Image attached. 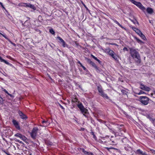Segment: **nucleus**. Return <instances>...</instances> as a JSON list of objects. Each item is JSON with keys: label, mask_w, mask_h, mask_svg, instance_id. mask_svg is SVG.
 Here are the masks:
<instances>
[{"label": "nucleus", "mask_w": 155, "mask_h": 155, "mask_svg": "<svg viewBox=\"0 0 155 155\" xmlns=\"http://www.w3.org/2000/svg\"><path fill=\"white\" fill-rule=\"evenodd\" d=\"M8 94L9 96H10L11 97H12V95L11 94H9V93H8V94Z\"/></svg>", "instance_id": "c03bdc74"}, {"label": "nucleus", "mask_w": 155, "mask_h": 155, "mask_svg": "<svg viewBox=\"0 0 155 155\" xmlns=\"http://www.w3.org/2000/svg\"><path fill=\"white\" fill-rule=\"evenodd\" d=\"M3 91H4L7 94H8V92L5 89H3Z\"/></svg>", "instance_id": "4c0bfd02"}, {"label": "nucleus", "mask_w": 155, "mask_h": 155, "mask_svg": "<svg viewBox=\"0 0 155 155\" xmlns=\"http://www.w3.org/2000/svg\"><path fill=\"white\" fill-rule=\"evenodd\" d=\"M81 66L83 68L84 70H87L86 68L84 67V66H83L82 65H81Z\"/></svg>", "instance_id": "c9c22d12"}, {"label": "nucleus", "mask_w": 155, "mask_h": 155, "mask_svg": "<svg viewBox=\"0 0 155 155\" xmlns=\"http://www.w3.org/2000/svg\"><path fill=\"white\" fill-rule=\"evenodd\" d=\"M0 4L1 5L2 7L4 9H5V7L4 6L2 3L0 2Z\"/></svg>", "instance_id": "e433bc0d"}, {"label": "nucleus", "mask_w": 155, "mask_h": 155, "mask_svg": "<svg viewBox=\"0 0 155 155\" xmlns=\"http://www.w3.org/2000/svg\"><path fill=\"white\" fill-rule=\"evenodd\" d=\"M111 44V45H114V44H112V43H111V44Z\"/></svg>", "instance_id": "13d9d810"}, {"label": "nucleus", "mask_w": 155, "mask_h": 155, "mask_svg": "<svg viewBox=\"0 0 155 155\" xmlns=\"http://www.w3.org/2000/svg\"><path fill=\"white\" fill-rule=\"evenodd\" d=\"M143 90L146 91L148 92L150 91V88L149 87H147L146 86L144 85V88Z\"/></svg>", "instance_id": "a211bd4d"}, {"label": "nucleus", "mask_w": 155, "mask_h": 155, "mask_svg": "<svg viewBox=\"0 0 155 155\" xmlns=\"http://www.w3.org/2000/svg\"><path fill=\"white\" fill-rule=\"evenodd\" d=\"M123 50L124 51H128L127 48L126 47L124 48Z\"/></svg>", "instance_id": "f704fd0d"}, {"label": "nucleus", "mask_w": 155, "mask_h": 155, "mask_svg": "<svg viewBox=\"0 0 155 155\" xmlns=\"http://www.w3.org/2000/svg\"><path fill=\"white\" fill-rule=\"evenodd\" d=\"M105 52L107 53L110 56H111V55H112L113 54H114V51L110 50V48H107L105 49Z\"/></svg>", "instance_id": "f8f14e48"}, {"label": "nucleus", "mask_w": 155, "mask_h": 155, "mask_svg": "<svg viewBox=\"0 0 155 155\" xmlns=\"http://www.w3.org/2000/svg\"><path fill=\"white\" fill-rule=\"evenodd\" d=\"M153 94H155V91H153Z\"/></svg>", "instance_id": "09e8293b"}, {"label": "nucleus", "mask_w": 155, "mask_h": 155, "mask_svg": "<svg viewBox=\"0 0 155 155\" xmlns=\"http://www.w3.org/2000/svg\"><path fill=\"white\" fill-rule=\"evenodd\" d=\"M24 3H19V4H18V5L19 6H25V5H24H24H23V4H24Z\"/></svg>", "instance_id": "473e14b6"}, {"label": "nucleus", "mask_w": 155, "mask_h": 155, "mask_svg": "<svg viewBox=\"0 0 155 155\" xmlns=\"http://www.w3.org/2000/svg\"><path fill=\"white\" fill-rule=\"evenodd\" d=\"M57 39H58L59 40V42L61 43H62V46H63L64 47H65L67 45L66 44L64 41L60 37H57Z\"/></svg>", "instance_id": "0eeeda50"}, {"label": "nucleus", "mask_w": 155, "mask_h": 155, "mask_svg": "<svg viewBox=\"0 0 155 155\" xmlns=\"http://www.w3.org/2000/svg\"><path fill=\"white\" fill-rule=\"evenodd\" d=\"M49 32H50V33H51V34H52L53 35L55 33L53 29H50Z\"/></svg>", "instance_id": "c85d7f7f"}, {"label": "nucleus", "mask_w": 155, "mask_h": 155, "mask_svg": "<svg viewBox=\"0 0 155 155\" xmlns=\"http://www.w3.org/2000/svg\"><path fill=\"white\" fill-rule=\"evenodd\" d=\"M100 95L104 98H105L107 99H109V97L107 94L105 93L104 91L100 93Z\"/></svg>", "instance_id": "4468645a"}, {"label": "nucleus", "mask_w": 155, "mask_h": 155, "mask_svg": "<svg viewBox=\"0 0 155 155\" xmlns=\"http://www.w3.org/2000/svg\"><path fill=\"white\" fill-rule=\"evenodd\" d=\"M137 41L138 42V43H142V42H143L140 40L139 39L137 38H136Z\"/></svg>", "instance_id": "2f4dec72"}, {"label": "nucleus", "mask_w": 155, "mask_h": 155, "mask_svg": "<svg viewBox=\"0 0 155 155\" xmlns=\"http://www.w3.org/2000/svg\"><path fill=\"white\" fill-rule=\"evenodd\" d=\"M132 28L133 30L135 31V32L138 34L141 31L139 29L135 27H132Z\"/></svg>", "instance_id": "2eb2a0df"}, {"label": "nucleus", "mask_w": 155, "mask_h": 155, "mask_svg": "<svg viewBox=\"0 0 155 155\" xmlns=\"http://www.w3.org/2000/svg\"><path fill=\"white\" fill-rule=\"evenodd\" d=\"M129 49L131 57L133 58H136L137 59V60L136 61V62L138 64H140L141 60L138 49L133 48H130Z\"/></svg>", "instance_id": "f257e3e1"}, {"label": "nucleus", "mask_w": 155, "mask_h": 155, "mask_svg": "<svg viewBox=\"0 0 155 155\" xmlns=\"http://www.w3.org/2000/svg\"><path fill=\"white\" fill-rule=\"evenodd\" d=\"M12 122L16 128L18 130L20 129V127L18 125V122L16 120H13Z\"/></svg>", "instance_id": "ddd939ff"}, {"label": "nucleus", "mask_w": 155, "mask_h": 155, "mask_svg": "<svg viewBox=\"0 0 155 155\" xmlns=\"http://www.w3.org/2000/svg\"><path fill=\"white\" fill-rule=\"evenodd\" d=\"M113 136H111V138H113Z\"/></svg>", "instance_id": "4d7b16f0"}, {"label": "nucleus", "mask_w": 155, "mask_h": 155, "mask_svg": "<svg viewBox=\"0 0 155 155\" xmlns=\"http://www.w3.org/2000/svg\"><path fill=\"white\" fill-rule=\"evenodd\" d=\"M81 129L82 130H84V128H81Z\"/></svg>", "instance_id": "de8ad7c7"}, {"label": "nucleus", "mask_w": 155, "mask_h": 155, "mask_svg": "<svg viewBox=\"0 0 155 155\" xmlns=\"http://www.w3.org/2000/svg\"><path fill=\"white\" fill-rule=\"evenodd\" d=\"M123 126V125H120V127H122V126Z\"/></svg>", "instance_id": "864d4df0"}, {"label": "nucleus", "mask_w": 155, "mask_h": 155, "mask_svg": "<svg viewBox=\"0 0 155 155\" xmlns=\"http://www.w3.org/2000/svg\"><path fill=\"white\" fill-rule=\"evenodd\" d=\"M105 148L109 151H110V150L111 149L117 150L116 148L112 147H106Z\"/></svg>", "instance_id": "bb28decb"}, {"label": "nucleus", "mask_w": 155, "mask_h": 155, "mask_svg": "<svg viewBox=\"0 0 155 155\" xmlns=\"http://www.w3.org/2000/svg\"><path fill=\"white\" fill-rule=\"evenodd\" d=\"M91 56H92V57L93 58L94 57V56L92 54H91Z\"/></svg>", "instance_id": "603ef678"}, {"label": "nucleus", "mask_w": 155, "mask_h": 155, "mask_svg": "<svg viewBox=\"0 0 155 155\" xmlns=\"http://www.w3.org/2000/svg\"><path fill=\"white\" fill-rule=\"evenodd\" d=\"M80 149L81 150L83 153L87 155H94L91 152H88L85 150L83 148H80Z\"/></svg>", "instance_id": "9b49d317"}, {"label": "nucleus", "mask_w": 155, "mask_h": 155, "mask_svg": "<svg viewBox=\"0 0 155 155\" xmlns=\"http://www.w3.org/2000/svg\"><path fill=\"white\" fill-rule=\"evenodd\" d=\"M0 35H2L3 36V37L4 38H5V39H8V38L5 35H4L1 33L0 32Z\"/></svg>", "instance_id": "c756f323"}, {"label": "nucleus", "mask_w": 155, "mask_h": 155, "mask_svg": "<svg viewBox=\"0 0 155 155\" xmlns=\"http://www.w3.org/2000/svg\"><path fill=\"white\" fill-rule=\"evenodd\" d=\"M86 60L87 62L92 65V66L95 68L97 72H101V69L99 67H97L96 66V64L94 62H92L90 59L87 58H86Z\"/></svg>", "instance_id": "f03ea898"}, {"label": "nucleus", "mask_w": 155, "mask_h": 155, "mask_svg": "<svg viewBox=\"0 0 155 155\" xmlns=\"http://www.w3.org/2000/svg\"><path fill=\"white\" fill-rule=\"evenodd\" d=\"M114 22L117 24L118 26L121 28H122L124 29L125 30V28L123 27L116 20H113Z\"/></svg>", "instance_id": "412c9836"}, {"label": "nucleus", "mask_w": 155, "mask_h": 155, "mask_svg": "<svg viewBox=\"0 0 155 155\" xmlns=\"http://www.w3.org/2000/svg\"><path fill=\"white\" fill-rule=\"evenodd\" d=\"M81 3H82L83 5H85L82 2H81Z\"/></svg>", "instance_id": "3c124183"}, {"label": "nucleus", "mask_w": 155, "mask_h": 155, "mask_svg": "<svg viewBox=\"0 0 155 155\" xmlns=\"http://www.w3.org/2000/svg\"><path fill=\"white\" fill-rule=\"evenodd\" d=\"M78 63L81 66L82 65V64H81V63L79 61H78Z\"/></svg>", "instance_id": "79ce46f5"}, {"label": "nucleus", "mask_w": 155, "mask_h": 155, "mask_svg": "<svg viewBox=\"0 0 155 155\" xmlns=\"http://www.w3.org/2000/svg\"><path fill=\"white\" fill-rule=\"evenodd\" d=\"M138 95H140L141 94H145V92L142 91L140 90V91L139 93H136Z\"/></svg>", "instance_id": "cd10ccee"}, {"label": "nucleus", "mask_w": 155, "mask_h": 155, "mask_svg": "<svg viewBox=\"0 0 155 155\" xmlns=\"http://www.w3.org/2000/svg\"><path fill=\"white\" fill-rule=\"evenodd\" d=\"M18 114L20 117L23 119H26L27 118L26 115L21 111L19 110L18 111Z\"/></svg>", "instance_id": "6e6552de"}, {"label": "nucleus", "mask_w": 155, "mask_h": 155, "mask_svg": "<svg viewBox=\"0 0 155 155\" xmlns=\"http://www.w3.org/2000/svg\"><path fill=\"white\" fill-rule=\"evenodd\" d=\"M140 100L141 102L145 105H147L149 103V98L146 96L140 97Z\"/></svg>", "instance_id": "20e7f679"}, {"label": "nucleus", "mask_w": 155, "mask_h": 155, "mask_svg": "<svg viewBox=\"0 0 155 155\" xmlns=\"http://www.w3.org/2000/svg\"><path fill=\"white\" fill-rule=\"evenodd\" d=\"M78 107L80 109V110H82V109L84 107L81 103L78 104Z\"/></svg>", "instance_id": "f3484780"}, {"label": "nucleus", "mask_w": 155, "mask_h": 155, "mask_svg": "<svg viewBox=\"0 0 155 155\" xmlns=\"http://www.w3.org/2000/svg\"><path fill=\"white\" fill-rule=\"evenodd\" d=\"M132 3L136 5L143 11L145 10V8L142 5L141 3L136 1L134 0H130Z\"/></svg>", "instance_id": "7ed1b4c3"}, {"label": "nucleus", "mask_w": 155, "mask_h": 155, "mask_svg": "<svg viewBox=\"0 0 155 155\" xmlns=\"http://www.w3.org/2000/svg\"><path fill=\"white\" fill-rule=\"evenodd\" d=\"M154 121H155V119H154Z\"/></svg>", "instance_id": "e2e57ef3"}, {"label": "nucleus", "mask_w": 155, "mask_h": 155, "mask_svg": "<svg viewBox=\"0 0 155 155\" xmlns=\"http://www.w3.org/2000/svg\"><path fill=\"white\" fill-rule=\"evenodd\" d=\"M81 111L85 117H87V114L88 113V110L87 109L84 107V108L82 109V110H81Z\"/></svg>", "instance_id": "9d476101"}, {"label": "nucleus", "mask_w": 155, "mask_h": 155, "mask_svg": "<svg viewBox=\"0 0 155 155\" xmlns=\"http://www.w3.org/2000/svg\"><path fill=\"white\" fill-rule=\"evenodd\" d=\"M143 153V152L140 149L137 150L135 152V153L137 154H140L142 155Z\"/></svg>", "instance_id": "b1692460"}, {"label": "nucleus", "mask_w": 155, "mask_h": 155, "mask_svg": "<svg viewBox=\"0 0 155 155\" xmlns=\"http://www.w3.org/2000/svg\"><path fill=\"white\" fill-rule=\"evenodd\" d=\"M76 44L77 45H78V44L77 43H76Z\"/></svg>", "instance_id": "052dcab7"}, {"label": "nucleus", "mask_w": 155, "mask_h": 155, "mask_svg": "<svg viewBox=\"0 0 155 155\" xmlns=\"http://www.w3.org/2000/svg\"><path fill=\"white\" fill-rule=\"evenodd\" d=\"M147 118H149L150 120L152 121H154V119L152 118L150 115H147Z\"/></svg>", "instance_id": "a878e982"}, {"label": "nucleus", "mask_w": 155, "mask_h": 155, "mask_svg": "<svg viewBox=\"0 0 155 155\" xmlns=\"http://www.w3.org/2000/svg\"><path fill=\"white\" fill-rule=\"evenodd\" d=\"M84 7L86 8H87V7L86 6V5H84Z\"/></svg>", "instance_id": "49530a36"}, {"label": "nucleus", "mask_w": 155, "mask_h": 155, "mask_svg": "<svg viewBox=\"0 0 155 155\" xmlns=\"http://www.w3.org/2000/svg\"><path fill=\"white\" fill-rule=\"evenodd\" d=\"M96 61H97L100 64L101 63V61L98 59H97Z\"/></svg>", "instance_id": "58836bf2"}, {"label": "nucleus", "mask_w": 155, "mask_h": 155, "mask_svg": "<svg viewBox=\"0 0 155 155\" xmlns=\"http://www.w3.org/2000/svg\"><path fill=\"white\" fill-rule=\"evenodd\" d=\"M17 141L18 142L20 143H22V142L21 141H20V140H17Z\"/></svg>", "instance_id": "a18cd8bd"}, {"label": "nucleus", "mask_w": 155, "mask_h": 155, "mask_svg": "<svg viewBox=\"0 0 155 155\" xmlns=\"http://www.w3.org/2000/svg\"><path fill=\"white\" fill-rule=\"evenodd\" d=\"M38 130V128L36 127H35L33 128L30 134L31 137L33 139H35L36 138Z\"/></svg>", "instance_id": "39448f33"}, {"label": "nucleus", "mask_w": 155, "mask_h": 155, "mask_svg": "<svg viewBox=\"0 0 155 155\" xmlns=\"http://www.w3.org/2000/svg\"><path fill=\"white\" fill-rule=\"evenodd\" d=\"M112 143H114V141H112Z\"/></svg>", "instance_id": "bf43d9fd"}, {"label": "nucleus", "mask_w": 155, "mask_h": 155, "mask_svg": "<svg viewBox=\"0 0 155 155\" xmlns=\"http://www.w3.org/2000/svg\"><path fill=\"white\" fill-rule=\"evenodd\" d=\"M15 136L19 137L23 141L26 142L27 140V138L24 136L20 134H15Z\"/></svg>", "instance_id": "423d86ee"}, {"label": "nucleus", "mask_w": 155, "mask_h": 155, "mask_svg": "<svg viewBox=\"0 0 155 155\" xmlns=\"http://www.w3.org/2000/svg\"><path fill=\"white\" fill-rule=\"evenodd\" d=\"M92 134L93 135V137H94V138H95L96 137V136H95V135L94 134V133L92 132Z\"/></svg>", "instance_id": "37998d69"}, {"label": "nucleus", "mask_w": 155, "mask_h": 155, "mask_svg": "<svg viewBox=\"0 0 155 155\" xmlns=\"http://www.w3.org/2000/svg\"><path fill=\"white\" fill-rule=\"evenodd\" d=\"M141 37V38L144 40H145L146 39V38L145 36L143 34L142 32L141 31L140 32V33L138 34Z\"/></svg>", "instance_id": "6ab92c4d"}, {"label": "nucleus", "mask_w": 155, "mask_h": 155, "mask_svg": "<svg viewBox=\"0 0 155 155\" xmlns=\"http://www.w3.org/2000/svg\"><path fill=\"white\" fill-rule=\"evenodd\" d=\"M23 5L24 4L25 5V7H28L33 9V10H35L36 9V8L33 5H32L29 3H24L23 4Z\"/></svg>", "instance_id": "1a4fd4ad"}, {"label": "nucleus", "mask_w": 155, "mask_h": 155, "mask_svg": "<svg viewBox=\"0 0 155 155\" xmlns=\"http://www.w3.org/2000/svg\"><path fill=\"white\" fill-rule=\"evenodd\" d=\"M0 61L1 62H3L5 63V64H6L8 65H9L10 64L9 62H8L2 59V58L0 56Z\"/></svg>", "instance_id": "dca6fc26"}, {"label": "nucleus", "mask_w": 155, "mask_h": 155, "mask_svg": "<svg viewBox=\"0 0 155 155\" xmlns=\"http://www.w3.org/2000/svg\"><path fill=\"white\" fill-rule=\"evenodd\" d=\"M98 59L97 58V57H95L94 59L95 60H97Z\"/></svg>", "instance_id": "8fccbe9b"}, {"label": "nucleus", "mask_w": 155, "mask_h": 155, "mask_svg": "<svg viewBox=\"0 0 155 155\" xmlns=\"http://www.w3.org/2000/svg\"><path fill=\"white\" fill-rule=\"evenodd\" d=\"M144 85L142 84H140V88L143 90V88H144Z\"/></svg>", "instance_id": "7c9ffc66"}, {"label": "nucleus", "mask_w": 155, "mask_h": 155, "mask_svg": "<svg viewBox=\"0 0 155 155\" xmlns=\"http://www.w3.org/2000/svg\"><path fill=\"white\" fill-rule=\"evenodd\" d=\"M147 12L149 14L152 13L153 12V9L150 8H148L147 10Z\"/></svg>", "instance_id": "4be33fe9"}, {"label": "nucleus", "mask_w": 155, "mask_h": 155, "mask_svg": "<svg viewBox=\"0 0 155 155\" xmlns=\"http://www.w3.org/2000/svg\"><path fill=\"white\" fill-rule=\"evenodd\" d=\"M59 106H60V107L63 109H64V108L61 105V104H59Z\"/></svg>", "instance_id": "a19ab883"}, {"label": "nucleus", "mask_w": 155, "mask_h": 155, "mask_svg": "<svg viewBox=\"0 0 155 155\" xmlns=\"http://www.w3.org/2000/svg\"><path fill=\"white\" fill-rule=\"evenodd\" d=\"M29 155H31V154H30Z\"/></svg>", "instance_id": "680f3d73"}, {"label": "nucleus", "mask_w": 155, "mask_h": 155, "mask_svg": "<svg viewBox=\"0 0 155 155\" xmlns=\"http://www.w3.org/2000/svg\"><path fill=\"white\" fill-rule=\"evenodd\" d=\"M42 123L43 124H44L42 126L43 127H46L48 125V123L47 121H45V120H43L42 121Z\"/></svg>", "instance_id": "393cba45"}, {"label": "nucleus", "mask_w": 155, "mask_h": 155, "mask_svg": "<svg viewBox=\"0 0 155 155\" xmlns=\"http://www.w3.org/2000/svg\"><path fill=\"white\" fill-rule=\"evenodd\" d=\"M97 89L100 94L102 92L104 91L101 86H98L97 87Z\"/></svg>", "instance_id": "5701e85b"}, {"label": "nucleus", "mask_w": 155, "mask_h": 155, "mask_svg": "<svg viewBox=\"0 0 155 155\" xmlns=\"http://www.w3.org/2000/svg\"><path fill=\"white\" fill-rule=\"evenodd\" d=\"M109 137V136H106V137Z\"/></svg>", "instance_id": "6e6d98bb"}, {"label": "nucleus", "mask_w": 155, "mask_h": 155, "mask_svg": "<svg viewBox=\"0 0 155 155\" xmlns=\"http://www.w3.org/2000/svg\"><path fill=\"white\" fill-rule=\"evenodd\" d=\"M111 57H112L114 60H116L117 59V55L114 53V54H113L112 55H111Z\"/></svg>", "instance_id": "aec40b11"}, {"label": "nucleus", "mask_w": 155, "mask_h": 155, "mask_svg": "<svg viewBox=\"0 0 155 155\" xmlns=\"http://www.w3.org/2000/svg\"><path fill=\"white\" fill-rule=\"evenodd\" d=\"M142 155H147L146 153L145 152H143Z\"/></svg>", "instance_id": "ea45409f"}, {"label": "nucleus", "mask_w": 155, "mask_h": 155, "mask_svg": "<svg viewBox=\"0 0 155 155\" xmlns=\"http://www.w3.org/2000/svg\"><path fill=\"white\" fill-rule=\"evenodd\" d=\"M95 57H95L94 56L93 57V58L94 59Z\"/></svg>", "instance_id": "5fc2aeb1"}, {"label": "nucleus", "mask_w": 155, "mask_h": 155, "mask_svg": "<svg viewBox=\"0 0 155 155\" xmlns=\"http://www.w3.org/2000/svg\"><path fill=\"white\" fill-rule=\"evenodd\" d=\"M150 150L151 151L153 155H155V150Z\"/></svg>", "instance_id": "72a5a7b5"}]
</instances>
